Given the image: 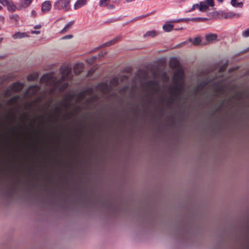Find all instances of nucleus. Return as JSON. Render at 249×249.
I'll return each mask as SVG.
<instances>
[{"instance_id":"1","label":"nucleus","mask_w":249,"mask_h":249,"mask_svg":"<svg viewBox=\"0 0 249 249\" xmlns=\"http://www.w3.org/2000/svg\"><path fill=\"white\" fill-rule=\"evenodd\" d=\"M62 81L61 80H57L53 74L51 73L43 75L40 79V83H45L46 85H52V91L57 89L59 92L65 90L69 86L67 82L61 85Z\"/></svg>"},{"instance_id":"2","label":"nucleus","mask_w":249,"mask_h":249,"mask_svg":"<svg viewBox=\"0 0 249 249\" xmlns=\"http://www.w3.org/2000/svg\"><path fill=\"white\" fill-rule=\"evenodd\" d=\"M118 84V79L116 77L112 78L109 83L104 82L99 84L96 89L105 95L112 97L114 96V88Z\"/></svg>"},{"instance_id":"3","label":"nucleus","mask_w":249,"mask_h":249,"mask_svg":"<svg viewBox=\"0 0 249 249\" xmlns=\"http://www.w3.org/2000/svg\"><path fill=\"white\" fill-rule=\"evenodd\" d=\"M93 89L88 88L85 90L82 91L77 94H67L64 98V100L70 103L74 99L76 103H79L84 99H88L87 96L89 95L90 100L92 99Z\"/></svg>"},{"instance_id":"4","label":"nucleus","mask_w":249,"mask_h":249,"mask_svg":"<svg viewBox=\"0 0 249 249\" xmlns=\"http://www.w3.org/2000/svg\"><path fill=\"white\" fill-rule=\"evenodd\" d=\"M183 77L184 73L181 70L178 69L175 71L173 81L174 88L177 92H178L183 86Z\"/></svg>"},{"instance_id":"5","label":"nucleus","mask_w":249,"mask_h":249,"mask_svg":"<svg viewBox=\"0 0 249 249\" xmlns=\"http://www.w3.org/2000/svg\"><path fill=\"white\" fill-rule=\"evenodd\" d=\"M71 0H57L54 4L55 9L67 11L70 9Z\"/></svg>"},{"instance_id":"6","label":"nucleus","mask_w":249,"mask_h":249,"mask_svg":"<svg viewBox=\"0 0 249 249\" xmlns=\"http://www.w3.org/2000/svg\"><path fill=\"white\" fill-rule=\"evenodd\" d=\"M71 68L66 67L64 68L61 72V81H68L71 79Z\"/></svg>"},{"instance_id":"7","label":"nucleus","mask_w":249,"mask_h":249,"mask_svg":"<svg viewBox=\"0 0 249 249\" xmlns=\"http://www.w3.org/2000/svg\"><path fill=\"white\" fill-rule=\"evenodd\" d=\"M206 42L204 43V45L213 43L217 40V36L215 34H210L205 36Z\"/></svg>"},{"instance_id":"8","label":"nucleus","mask_w":249,"mask_h":249,"mask_svg":"<svg viewBox=\"0 0 249 249\" xmlns=\"http://www.w3.org/2000/svg\"><path fill=\"white\" fill-rule=\"evenodd\" d=\"M52 5L50 1L47 0L42 4L41 11L43 12H48L51 8Z\"/></svg>"},{"instance_id":"9","label":"nucleus","mask_w":249,"mask_h":249,"mask_svg":"<svg viewBox=\"0 0 249 249\" xmlns=\"http://www.w3.org/2000/svg\"><path fill=\"white\" fill-rule=\"evenodd\" d=\"M23 88V85L20 83L18 82L14 83L11 87V88L12 89V90L15 92H18L21 90Z\"/></svg>"},{"instance_id":"10","label":"nucleus","mask_w":249,"mask_h":249,"mask_svg":"<svg viewBox=\"0 0 249 249\" xmlns=\"http://www.w3.org/2000/svg\"><path fill=\"white\" fill-rule=\"evenodd\" d=\"M87 0H77L74 5V8L76 10L84 6L87 3Z\"/></svg>"},{"instance_id":"11","label":"nucleus","mask_w":249,"mask_h":249,"mask_svg":"<svg viewBox=\"0 0 249 249\" xmlns=\"http://www.w3.org/2000/svg\"><path fill=\"white\" fill-rule=\"evenodd\" d=\"M204 19H205V18H193L192 19L180 18V19L175 20L174 22H180V21L188 22V21H190V20L200 21V20H204Z\"/></svg>"},{"instance_id":"12","label":"nucleus","mask_w":249,"mask_h":249,"mask_svg":"<svg viewBox=\"0 0 249 249\" xmlns=\"http://www.w3.org/2000/svg\"><path fill=\"white\" fill-rule=\"evenodd\" d=\"M189 41L192 42L194 45H198L203 44L204 43H201V39L200 37H196L194 39L190 38Z\"/></svg>"},{"instance_id":"13","label":"nucleus","mask_w":249,"mask_h":249,"mask_svg":"<svg viewBox=\"0 0 249 249\" xmlns=\"http://www.w3.org/2000/svg\"><path fill=\"white\" fill-rule=\"evenodd\" d=\"M83 71V65L81 64H77L73 67L74 72L76 74H80Z\"/></svg>"},{"instance_id":"14","label":"nucleus","mask_w":249,"mask_h":249,"mask_svg":"<svg viewBox=\"0 0 249 249\" xmlns=\"http://www.w3.org/2000/svg\"><path fill=\"white\" fill-rule=\"evenodd\" d=\"M27 36V35L25 33L17 32L13 35L12 37L14 39H19L24 38Z\"/></svg>"},{"instance_id":"15","label":"nucleus","mask_w":249,"mask_h":249,"mask_svg":"<svg viewBox=\"0 0 249 249\" xmlns=\"http://www.w3.org/2000/svg\"><path fill=\"white\" fill-rule=\"evenodd\" d=\"M239 0H231V5L235 7H243V3L242 2H238Z\"/></svg>"},{"instance_id":"16","label":"nucleus","mask_w":249,"mask_h":249,"mask_svg":"<svg viewBox=\"0 0 249 249\" xmlns=\"http://www.w3.org/2000/svg\"><path fill=\"white\" fill-rule=\"evenodd\" d=\"M163 29L164 31L166 32H169L171 31L173 29V25L170 24L169 23H166L163 26Z\"/></svg>"},{"instance_id":"17","label":"nucleus","mask_w":249,"mask_h":249,"mask_svg":"<svg viewBox=\"0 0 249 249\" xmlns=\"http://www.w3.org/2000/svg\"><path fill=\"white\" fill-rule=\"evenodd\" d=\"M158 35V33L154 31V30H153V31H148L144 35H143V36L144 37H155V36H156L157 35Z\"/></svg>"},{"instance_id":"18","label":"nucleus","mask_w":249,"mask_h":249,"mask_svg":"<svg viewBox=\"0 0 249 249\" xmlns=\"http://www.w3.org/2000/svg\"><path fill=\"white\" fill-rule=\"evenodd\" d=\"M241 17V14L240 13H236L233 12H229V18H237Z\"/></svg>"},{"instance_id":"19","label":"nucleus","mask_w":249,"mask_h":249,"mask_svg":"<svg viewBox=\"0 0 249 249\" xmlns=\"http://www.w3.org/2000/svg\"><path fill=\"white\" fill-rule=\"evenodd\" d=\"M73 21H71L66 25L65 27L61 31V34H64L67 32L72 26L73 24Z\"/></svg>"},{"instance_id":"20","label":"nucleus","mask_w":249,"mask_h":249,"mask_svg":"<svg viewBox=\"0 0 249 249\" xmlns=\"http://www.w3.org/2000/svg\"><path fill=\"white\" fill-rule=\"evenodd\" d=\"M200 10L201 12H204L208 9V6L205 1H201L199 3Z\"/></svg>"},{"instance_id":"21","label":"nucleus","mask_w":249,"mask_h":249,"mask_svg":"<svg viewBox=\"0 0 249 249\" xmlns=\"http://www.w3.org/2000/svg\"><path fill=\"white\" fill-rule=\"evenodd\" d=\"M21 2V6L24 8L28 7L32 2L33 0H20Z\"/></svg>"},{"instance_id":"22","label":"nucleus","mask_w":249,"mask_h":249,"mask_svg":"<svg viewBox=\"0 0 249 249\" xmlns=\"http://www.w3.org/2000/svg\"><path fill=\"white\" fill-rule=\"evenodd\" d=\"M217 15L220 18H229V12L218 11L217 12Z\"/></svg>"},{"instance_id":"23","label":"nucleus","mask_w":249,"mask_h":249,"mask_svg":"<svg viewBox=\"0 0 249 249\" xmlns=\"http://www.w3.org/2000/svg\"><path fill=\"white\" fill-rule=\"evenodd\" d=\"M170 65L171 67L176 68L178 65V62L175 58H173L170 60Z\"/></svg>"},{"instance_id":"24","label":"nucleus","mask_w":249,"mask_h":249,"mask_svg":"<svg viewBox=\"0 0 249 249\" xmlns=\"http://www.w3.org/2000/svg\"><path fill=\"white\" fill-rule=\"evenodd\" d=\"M7 7V9L9 11L14 12L16 9V5L13 3L11 1L10 2V4L6 6Z\"/></svg>"},{"instance_id":"25","label":"nucleus","mask_w":249,"mask_h":249,"mask_svg":"<svg viewBox=\"0 0 249 249\" xmlns=\"http://www.w3.org/2000/svg\"><path fill=\"white\" fill-rule=\"evenodd\" d=\"M19 98V96H14L11 99H9L8 102L10 104L16 103L18 100Z\"/></svg>"},{"instance_id":"26","label":"nucleus","mask_w":249,"mask_h":249,"mask_svg":"<svg viewBox=\"0 0 249 249\" xmlns=\"http://www.w3.org/2000/svg\"><path fill=\"white\" fill-rule=\"evenodd\" d=\"M38 78V75L36 74H31L27 77L28 81H35Z\"/></svg>"},{"instance_id":"27","label":"nucleus","mask_w":249,"mask_h":249,"mask_svg":"<svg viewBox=\"0 0 249 249\" xmlns=\"http://www.w3.org/2000/svg\"><path fill=\"white\" fill-rule=\"evenodd\" d=\"M70 104V103L64 100L61 103L60 107H62V109H67L69 107Z\"/></svg>"},{"instance_id":"28","label":"nucleus","mask_w":249,"mask_h":249,"mask_svg":"<svg viewBox=\"0 0 249 249\" xmlns=\"http://www.w3.org/2000/svg\"><path fill=\"white\" fill-rule=\"evenodd\" d=\"M11 1V0H0V3L4 6H6Z\"/></svg>"},{"instance_id":"29","label":"nucleus","mask_w":249,"mask_h":249,"mask_svg":"<svg viewBox=\"0 0 249 249\" xmlns=\"http://www.w3.org/2000/svg\"><path fill=\"white\" fill-rule=\"evenodd\" d=\"M196 9H198L199 10H200L199 4L196 3V4H194L193 5L192 8L189 10V12H192Z\"/></svg>"},{"instance_id":"30","label":"nucleus","mask_w":249,"mask_h":249,"mask_svg":"<svg viewBox=\"0 0 249 249\" xmlns=\"http://www.w3.org/2000/svg\"><path fill=\"white\" fill-rule=\"evenodd\" d=\"M242 35L244 37H248L249 36V28L242 33Z\"/></svg>"},{"instance_id":"31","label":"nucleus","mask_w":249,"mask_h":249,"mask_svg":"<svg viewBox=\"0 0 249 249\" xmlns=\"http://www.w3.org/2000/svg\"><path fill=\"white\" fill-rule=\"evenodd\" d=\"M10 18L13 20L17 21L19 20V17L17 14L12 15L10 17Z\"/></svg>"},{"instance_id":"32","label":"nucleus","mask_w":249,"mask_h":249,"mask_svg":"<svg viewBox=\"0 0 249 249\" xmlns=\"http://www.w3.org/2000/svg\"><path fill=\"white\" fill-rule=\"evenodd\" d=\"M110 0H100V5L101 6H106L109 2Z\"/></svg>"},{"instance_id":"33","label":"nucleus","mask_w":249,"mask_h":249,"mask_svg":"<svg viewBox=\"0 0 249 249\" xmlns=\"http://www.w3.org/2000/svg\"><path fill=\"white\" fill-rule=\"evenodd\" d=\"M117 41V39L115 38V39H114L109 42L106 43L105 45L106 46H110L112 44H115Z\"/></svg>"},{"instance_id":"34","label":"nucleus","mask_w":249,"mask_h":249,"mask_svg":"<svg viewBox=\"0 0 249 249\" xmlns=\"http://www.w3.org/2000/svg\"><path fill=\"white\" fill-rule=\"evenodd\" d=\"M205 2L207 4L208 6H210L212 7L214 6L213 0H206Z\"/></svg>"},{"instance_id":"35","label":"nucleus","mask_w":249,"mask_h":249,"mask_svg":"<svg viewBox=\"0 0 249 249\" xmlns=\"http://www.w3.org/2000/svg\"><path fill=\"white\" fill-rule=\"evenodd\" d=\"M54 111L55 113H58L62 111V108L60 106H57L55 107Z\"/></svg>"},{"instance_id":"36","label":"nucleus","mask_w":249,"mask_h":249,"mask_svg":"<svg viewBox=\"0 0 249 249\" xmlns=\"http://www.w3.org/2000/svg\"><path fill=\"white\" fill-rule=\"evenodd\" d=\"M29 90H33V91L32 92V94H33L35 93L37 90L36 87L35 86L31 87L29 88Z\"/></svg>"},{"instance_id":"37","label":"nucleus","mask_w":249,"mask_h":249,"mask_svg":"<svg viewBox=\"0 0 249 249\" xmlns=\"http://www.w3.org/2000/svg\"><path fill=\"white\" fill-rule=\"evenodd\" d=\"M73 37V36L71 35H67L61 38V39L64 40V39H71Z\"/></svg>"},{"instance_id":"38","label":"nucleus","mask_w":249,"mask_h":249,"mask_svg":"<svg viewBox=\"0 0 249 249\" xmlns=\"http://www.w3.org/2000/svg\"><path fill=\"white\" fill-rule=\"evenodd\" d=\"M31 33L34 34L38 35L40 34V32L39 31H33Z\"/></svg>"},{"instance_id":"39","label":"nucleus","mask_w":249,"mask_h":249,"mask_svg":"<svg viewBox=\"0 0 249 249\" xmlns=\"http://www.w3.org/2000/svg\"><path fill=\"white\" fill-rule=\"evenodd\" d=\"M105 54V53L102 52L99 54L98 58H100L101 57H103V56H104Z\"/></svg>"},{"instance_id":"40","label":"nucleus","mask_w":249,"mask_h":249,"mask_svg":"<svg viewBox=\"0 0 249 249\" xmlns=\"http://www.w3.org/2000/svg\"><path fill=\"white\" fill-rule=\"evenodd\" d=\"M11 94V91L9 90H7L5 92L6 95H10Z\"/></svg>"},{"instance_id":"41","label":"nucleus","mask_w":249,"mask_h":249,"mask_svg":"<svg viewBox=\"0 0 249 249\" xmlns=\"http://www.w3.org/2000/svg\"><path fill=\"white\" fill-rule=\"evenodd\" d=\"M65 116H66L67 118H69L70 116V114L68 113L65 114Z\"/></svg>"},{"instance_id":"42","label":"nucleus","mask_w":249,"mask_h":249,"mask_svg":"<svg viewBox=\"0 0 249 249\" xmlns=\"http://www.w3.org/2000/svg\"><path fill=\"white\" fill-rule=\"evenodd\" d=\"M186 43V42L185 41V42H182V43H181V44H180V46H182L183 45H184V44H185Z\"/></svg>"},{"instance_id":"43","label":"nucleus","mask_w":249,"mask_h":249,"mask_svg":"<svg viewBox=\"0 0 249 249\" xmlns=\"http://www.w3.org/2000/svg\"><path fill=\"white\" fill-rule=\"evenodd\" d=\"M218 2H220V3H222L223 1V0H217Z\"/></svg>"},{"instance_id":"44","label":"nucleus","mask_w":249,"mask_h":249,"mask_svg":"<svg viewBox=\"0 0 249 249\" xmlns=\"http://www.w3.org/2000/svg\"><path fill=\"white\" fill-rule=\"evenodd\" d=\"M225 69V67H222V68H221L220 70H221V71H224V70Z\"/></svg>"},{"instance_id":"45","label":"nucleus","mask_w":249,"mask_h":249,"mask_svg":"<svg viewBox=\"0 0 249 249\" xmlns=\"http://www.w3.org/2000/svg\"><path fill=\"white\" fill-rule=\"evenodd\" d=\"M2 40H3V38H0V43L1 42Z\"/></svg>"},{"instance_id":"46","label":"nucleus","mask_w":249,"mask_h":249,"mask_svg":"<svg viewBox=\"0 0 249 249\" xmlns=\"http://www.w3.org/2000/svg\"><path fill=\"white\" fill-rule=\"evenodd\" d=\"M38 28H39V26H38H38H36V27H35V29Z\"/></svg>"},{"instance_id":"47","label":"nucleus","mask_w":249,"mask_h":249,"mask_svg":"<svg viewBox=\"0 0 249 249\" xmlns=\"http://www.w3.org/2000/svg\"><path fill=\"white\" fill-rule=\"evenodd\" d=\"M2 9V7L0 5V10H1Z\"/></svg>"},{"instance_id":"48","label":"nucleus","mask_w":249,"mask_h":249,"mask_svg":"<svg viewBox=\"0 0 249 249\" xmlns=\"http://www.w3.org/2000/svg\"><path fill=\"white\" fill-rule=\"evenodd\" d=\"M96 58V57H94V59H95Z\"/></svg>"}]
</instances>
